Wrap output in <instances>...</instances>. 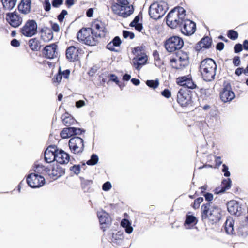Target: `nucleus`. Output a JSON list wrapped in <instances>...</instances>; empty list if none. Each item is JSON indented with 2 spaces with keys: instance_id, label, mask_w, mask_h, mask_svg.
<instances>
[{
  "instance_id": "obj_16",
  "label": "nucleus",
  "mask_w": 248,
  "mask_h": 248,
  "mask_svg": "<svg viewBox=\"0 0 248 248\" xmlns=\"http://www.w3.org/2000/svg\"><path fill=\"white\" fill-rule=\"evenodd\" d=\"M5 19L9 25L13 28H17L22 23V17L16 11L6 14Z\"/></svg>"
},
{
  "instance_id": "obj_30",
  "label": "nucleus",
  "mask_w": 248,
  "mask_h": 248,
  "mask_svg": "<svg viewBox=\"0 0 248 248\" xmlns=\"http://www.w3.org/2000/svg\"><path fill=\"white\" fill-rule=\"evenodd\" d=\"M28 46L32 51H39L41 48V43L37 37L30 39L28 41Z\"/></svg>"
},
{
  "instance_id": "obj_3",
  "label": "nucleus",
  "mask_w": 248,
  "mask_h": 248,
  "mask_svg": "<svg viewBox=\"0 0 248 248\" xmlns=\"http://www.w3.org/2000/svg\"><path fill=\"white\" fill-rule=\"evenodd\" d=\"M217 70L215 62L211 58H206L201 61L199 71L202 78L206 81H211L215 79Z\"/></svg>"
},
{
  "instance_id": "obj_59",
  "label": "nucleus",
  "mask_w": 248,
  "mask_h": 248,
  "mask_svg": "<svg viewBox=\"0 0 248 248\" xmlns=\"http://www.w3.org/2000/svg\"><path fill=\"white\" fill-rule=\"evenodd\" d=\"M61 74L62 77L63 76L64 78L68 79L70 74V70L69 69L65 70L62 72L61 71Z\"/></svg>"
},
{
  "instance_id": "obj_39",
  "label": "nucleus",
  "mask_w": 248,
  "mask_h": 248,
  "mask_svg": "<svg viewBox=\"0 0 248 248\" xmlns=\"http://www.w3.org/2000/svg\"><path fill=\"white\" fill-rule=\"evenodd\" d=\"M131 225V222L125 218L123 219L121 222V226L125 228V232L128 234L131 233L133 230Z\"/></svg>"
},
{
  "instance_id": "obj_9",
  "label": "nucleus",
  "mask_w": 248,
  "mask_h": 248,
  "mask_svg": "<svg viewBox=\"0 0 248 248\" xmlns=\"http://www.w3.org/2000/svg\"><path fill=\"white\" fill-rule=\"evenodd\" d=\"M184 43L183 39L179 36L173 35L167 38L164 43V46L169 52H174L181 49Z\"/></svg>"
},
{
  "instance_id": "obj_22",
  "label": "nucleus",
  "mask_w": 248,
  "mask_h": 248,
  "mask_svg": "<svg viewBox=\"0 0 248 248\" xmlns=\"http://www.w3.org/2000/svg\"><path fill=\"white\" fill-rule=\"evenodd\" d=\"M212 44V38L208 36H204L196 44L195 49L197 52H200L204 49H209L211 47Z\"/></svg>"
},
{
  "instance_id": "obj_50",
  "label": "nucleus",
  "mask_w": 248,
  "mask_h": 248,
  "mask_svg": "<svg viewBox=\"0 0 248 248\" xmlns=\"http://www.w3.org/2000/svg\"><path fill=\"white\" fill-rule=\"evenodd\" d=\"M68 14L66 10H62L61 13L58 16L57 19L60 22H62L65 16Z\"/></svg>"
},
{
  "instance_id": "obj_44",
  "label": "nucleus",
  "mask_w": 248,
  "mask_h": 248,
  "mask_svg": "<svg viewBox=\"0 0 248 248\" xmlns=\"http://www.w3.org/2000/svg\"><path fill=\"white\" fill-rule=\"evenodd\" d=\"M215 164L214 165L208 164V165H207V166H208L209 167L211 168L215 169V168H218V167L222 163V161H221V158L220 156H215Z\"/></svg>"
},
{
  "instance_id": "obj_5",
  "label": "nucleus",
  "mask_w": 248,
  "mask_h": 248,
  "mask_svg": "<svg viewBox=\"0 0 248 248\" xmlns=\"http://www.w3.org/2000/svg\"><path fill=\"white\" fill-rule=\"evenodd\" d=\"M167 10V3L163 1H155L149 8V15L151 18L157 20L162 17Z\"/></svg>"
},
{
  "instance_id": "obj_37",
  "label": "nucleus",
  "mask_w": 248,
  "mask_h": 248,
  "mask_svg": "<svg viewBox=\"0 0 248 248\" xmlns=\"http://www.w3.org/2000/svg\"><path fill=\"white\" fill-rule=\"evenodd\" d=\"M234 220L232 219H227L225 223V229L226 232L229 234L234 233Z\"/></svg>"
},
{
  "instance_id": "obj_56",
  "label": "nucleus",
  "mask_w": 248,
  "mask_h": 248,
  "mask_svg": "<svg viewBox=\"0 0 248 248\" xmlns=\"http://www.w3.org/2000/svg\"><path fill=\"white\" fill-rule=\"evenodd\" d=\"M70 170L73 171L75 174H78L80 171V167L79 165H74L71 167Z\"/></svg>"
},
{
  "instance_id": "obj_11",
  "label": "nucleus",
  "mask_w": 248,
  "mask_h": 248,
  "mask_svg": "<svg viewBox=\"0 0 248 248\" xmlns=\"http://www.w3.org/2000/svg\"><path fill=\"white\" fill-rule=\"evenodd\" d=\"M38 25L35 20H28L20 29V33L26 37H31L37 33Z\"/></svg>"
},
{
  "instance_id": "obj_28",
  "label": "nucleus",
  "mask_w": 248,
  "mask_h": 248,
  "mask_svg": "<svg viewBox=\"0 0 248 248\" xmlns=\"http://www.w3.org/2000/svg\"><path fill=\"white\" fill-rule=\"evenodd\" d=\"M31 0H21L18 5V10L22 14L26 15L31 11Z\"/></svg>"
},
{
  "instance_id": "obj_54",
  "label": "nucleus",
  "mask_w": 248,
  "mask_h": 248,
  "mask_svg": "<svg viewBox=\"0 0 248 248\" xmlns=\"http://www.w3.org/2000/svg\"><path fill=\"white\" fill-rule=\"evenodd\" d=\"M50 24L52 31L56 32H58L60 31V26L58 24L52 22H50Z\"/></svg>"
},
{
  "instance_id": "obj_64",
  "label": "nucleus",
  "mask_w": 248,
  "mask_h": 248,
  "mask_svg": "<svg viewBox=\"0 0 248 248\" xmlns=\"http://www.w3.org/2000/svg\"><path fill=\"white\" fill-rule=\"evenodd\" d=\"M140 17L139 15L137 16L134 18V20L130 23V27H134V25H135L136 24H138V23H139V21L140 20Z\"/></svg>"
},
{
  "instance_id": "obj_2",
  "label": "nucleus",
  "mask_w": 248,
  "mask_h": 248,
  "mask_svg": "<svg viewBox=\"0 0 248 248\" xmlns=\"http://www.w3.org/2000/svg\"><path fill=\"white\" fill-rule=\"evenodd\" d=\"M186 10L182 7H176L168 14L166 23L172 29L181 27L186 18Z\"/></svg>"
},
{
  "instance_id": "obj_58",
  "label": "nucleus",
  "mask_w": 248,
  "mask_h": 248,
  "mask_svg": "<svg viewBox=\"0 0 248 248\" xmlns=\"http://www.w3.org/2000/svg\"><path fill=\"white\" fill-rule=\"evenodd\" d=\"M243 50V46L242 45L238 43L236 44L234 46V52L236 53H239Z\"/></svg>"
},
{
  "instance_id": "obj_23",
  "label": "nucleus",
  "mask_w": 248,
  "mask_h": 248,
  "mask_svg": "<svg viewBox=\"0 0 248 248\" xmlns=\"http://www.w3.org/2000/svg\"><path fill=\"white\" fill-rule=\"evenodd\" d=\"M57 151V148L56 146H49L44 153L45 161L49 163L56 161Z\"/></svg>"
},
{
  "instance_id": "obj_20",
  "label": "nucleus",
  "mask_w": 248,
  "mask_h": 248,
  "mask_svg": "<svg viewBox=\"0 0 248 248\" xmlns=\"http://www.w3.org/2000/svg\"><path fill=\"white\" fill-rule=\"evenodd\" d=\"M176 82L178 85L188 89H194L197 87L196 84L194 82L191 78L189 77L188 76L178 77L176 78Z\"/></svg>"
},
{
  "instance_id": "obj_60",
  "label": "nucleus",
  "mask_w": 248,
  "mask_h": 248,
  "mask_svg": "<svg viewBox=\"0 0 248 248\" xmlns=\"http://www.w3.org/2000/svg\"><path fill=\"white\" fill-rule=\"evenodd\" d=\"M71 129L72 130L73 133H74L73 135H80L82 131H85L84 130H82V129L79 128L72 127Z\"/></svg>"
},
{
  "instance_id": "obj_29",
  "label": "nucleus",
  "mask_w": 248,
  "mask_h": 248,
  "mask_svg": "<svg viewBox=\"0 0 248 248\" xmlns=\"http://www.w3.org/2000/svg\"><path fill=\"white\" fill-rule=\"evenodd\" d=\"M231 186V180L230 178L223 179L222 181L221 186L216 187L215 189V193L219 194L224 192L226 190L230 188Z\"/></svg>"
},
{
  "instance_id": "obj_49",
  "label": "nucleus",
  "mask_w": 248,
  "mask_h": 248,
  "mask_svg": "<svg viewBox=\"0 0 248 248\" xmlns=\"http://www.w3.org/2000/svg\"><path fill=\"white\" fill-rule=\"evenodd\" d=\"M108 78H109L108 81H113L117 85L119 84V81L118 80V77L114 74H108Z\"/></svg>"
},
{
  "instance_id": "obj_41",
  "label": "nucleus",
  "mask_w": 248,
  "mask_h": 248,
  "mask_svg": "<svg viewBox=\"0 0 248 248\" xmlns=\"http://www.w3.org/2000/svg\"><path fill=\"white\" fill-rule=\"evenodd\" d=\"M146 84L150 88L155 89L158 87L159 82L158 79L148 80L146 81Z\"/></svg>"
},
{
  "instance_id": "obj_57",
  "label": "nucleus",
  "mask_w": 248,
  "mask_h": 248,
  "mask_svg": "<svg viewBox=\"0 0 248 248\" xmlns=\"http://www.w3.org/2000/svg\"><path fill=\"white\" fill-rule=\"evenodd\" d=\"M222 171L224 172V175L225 177H229L230 176V173L228 171V167L225 164H223L222 165Z\"/></svg>"
},
{
  "instance_id": "obj_40",
  "label": "nucleus",
  "mask_w": 248,
  "mask_h": 248,
  "mask_svg": "<svg viewBox=\"0 0 248 248\" xmlns=\"http://www.w3.org/2000/svg\"><path fill=\"white\" fill-rule=\"evenodd\" d=\"M72 127H66L62 129L60 133L61 137L62 139H66L73 136Z\"/></svg>"
},
{
  "instance_id": "obj_46",
  "label": "nucleus",
  "mask_w": 248,
  "mask_h": 248,
  "mask_svg": "<svg viewBox=\"0 0 248 248\" xmlns=\"http://www.w3.org/2000/svg\"><path fill=\"white\" fill-rule=\"evenodd\" d=\"M203 198L202 197L197 198L194 201L193 203L191 205L192 207L195 209L199 208L200 204L203 202Z\"/></svg>"
},
{
  "instance_id": "obj_18",
  "label": "nucleus",
  "mask_w": 248,
  "mask_h": 248,
  "mask_svg": "<svg viewBox=\"0 0 248 248\" xmlns=\"http://www.w3.org/2000/svg\"><path fill=\"white\" fill-rule=\"evenodd\" d=\"M181 32L187 36L193 34L196 31V24L192 21L186 18L180 27Z\"/></svg>"
},
{
  "instance_id": "obj_35",
  "label": "nucleus",
  "mask_w": 248,
  "mask_h": 248,
  "mask_svg": "<svg viewBox=\"0 0 248 248\" xmlns=\"http://www.w3.org/2000/svg\"><path fill=\"white\" fill-rule=\"evenodd\" d=\"M198 222L196 217L193 215H186L184 225L186 227L191 228L195 225Z\"/></svg>"
},
{
  "instance_id": "obj_21",
  "label": "nucleus",
  "mask_w": 248,
  "mask_h": 248,
  "mask_svg": "<svg viewBox=\"0 0 248 248\" xmlns=\"http://www.w3.org/2000/svg\"><path fill=\"white\" fill-rule=\"evenodd\" d=\"M97 216L100 224L105 225V226L101 227L103 231H105L106 228L109 227L111 224L112 219L111 217L109 214L104 211L98 213Z\"/></svg>"
},
{
  "instance_id": "obj_6",
  "label": "nucleus",
  "mask_w": 248,
  "mask_h": 248,
  "mask_svg": "<svg viewBox=\"0 0 248 248\" xmlns=\"http://www.w3.org/2000/svg\"><path fill=\"white\" fill-rule=\"evenodd\" d=\"M170 63L173 68L182 69L188 65V55L185 52L180 51L177 53L176 57L170 58Z\"/></svg>"
},
{
  "instance_id": "obj_51",
  "label": "nucleus",
  "mask_w": 248,
  "mask_h": 248,
  "mask_svg": "<svg viewBox=\"0 0 248 248\" xmlns=\"http://www.w3.org/2000/svg\"><path fill=\"white\" fill-rule=\"evenodd\" d=\"M161 94L166 98H169L171 96V92L168 89H165L161 92Z\"/></svg>"
},
{
  "instance_id": "obj_53",
  "label": "nucleus",
  "mask_w": 248,
  "mask_h": 248,
  "mask_svg": "<svg viewBox=\"0 0 248 248\" xmlns=\"http://www.w3.org/2000/svg\"><path fill=\"white\" fill-rule=\"evenodd\" d=\"M63 0H52V5L53 7L58 8L63 4Z\"/></svg>"
},
{
  "instance_id": "obj_25",
  "label": "nucleus",
  "mask_w": 248,
  "mask_h": 248,
  "mask_svg": "<svg viewBox=\"0 0 248 248\" xmlns=\"http://www.w3.org/2000/svg\"><path fill=\"white\" fill-rule=\"evenodd\" d=\"M40 38L44 42H49L53 38V33L51 29L43 27L39 30Z\"/></svg>"
},
{
  "instance_id": "obj_42",
  "label": "nucleus",
  "mask_w": 248,
  "mask_h": 248,
  "mask_svg": "<svg viewBox=\"0 0 248 248\" xmlns=\"http://www.w3.org/2000/svg\"><path fill=\"white\" fill-rule=\"evenodd\" d=\"M227 36L230 39L235 40L238 38V33L236 31L233 30H230L228 31Z\"/></svg>"
},
{
  "instance_id": "obj_1",
  "label": "nucleus",
  "mask_w": 248,
  "mask_h": 248,
  "mask_svg": "<svg viewBox=\"0 0 248 248\" xmlns=\"http://www.w3.org/2000/svg\"><path fill=\"white\" fill-rule=\"evenodd\" d=\"M201 210L202 220L207 221L209 224H216L222 217L221 209L218 206L212 205L210 203L203 204Z\"/></svg>"
},
{
  "instance_id": "obj_38",
  "label": "nucleus",
  "mask_w": 248,
  "mask_h": 248,
  "mask_svg": "<svg viewBox=\"0 0 248 248\" xmlns=\"http://www.w3.org/2000/svg\"><path fill=\"white\" fill-rule=\"evenodd\" d=\"M4 10H12L16 5L17 0H0Z\"/></svg>"
},
{
  "instance_id": "obj_48",
  "label": "nucleus",
  "mask_w": 248,
  "mask_h": 248,
  "mask_svg": "<svg viewBox=\"0 0 248 248\" xmlns=\"http://www.w3.org/2000/svg\"><path fill=\"white\" fill-rule=\"evenodd\" d=\"M123 36L124 38L129 37L131 39H132L135 37V34L133 32H130L126 30H124L123 31Z\"/></svg>"
},
{
  "instance_id": "obj_4",
  "label": "nucleus",
  "mask_w": 248,
  "mask_h": 248,
  "mask_svg": "<svg viewBox=\"0 0 248 248\" xmlns=\"http://www.w3.org/2000/svg\"><path fill=\"white\" fill-rule=\"evenodd\" d=\"M111 9L115 14L126 17L131 15L134 11L132 5H129L128 0H116L113 1Z\"/></svg>"
},
{
  "instance_id": "obj_32",
  "label": "nucleus",
  "mask_w": 248,
  "mask_h": 248,
  "mask_svg": "<svg viewBox=\"0 0 248 248\" xmlns=\"http://www.w3.org/2000/svg\"><path fill=\"white\" fill-rule=\"evenodd\" d=\"M121 43L120 38L119 36H116L107 45L106 48L111 51H116L115 47L120 46Z\"/></svg>"
},
{
  "instance_id": "obj_27",
  "label": "nucleus",
  "mask_w": 248,
  "mask_h": 248,
  "mask_svg": "<svg viewBox=\"0 0 248 248\" xmlns=\"http://www.w3.org/2000/svg\"><path fill=\"white\" fill-rule=\"evenodd\" d=\"M69 154L62 150H59L57 149L56 161L58 163L61 164H67L69 161Z\"/></svg>"
},
{
  "instance_id": "obj_63",
  "label": "nucleus",
  "mask_w": 248,
  "mask_h": 248,
  "mask_svg": "<svg viewBox=\"0 0 248 248\" xmlns=\"http://www.w3.org/2000/svg\"><path fill=\"white\" fill-rule=\"evenodd\" d=\"M20 44L18 40L16 39H13L11 41V45L14 47H18L20 46Z\"/></svg>"
},
{
  "instance_id": "obj_52",
  "label": "nucleus",
  "mask_w": 248,
  "mask_h": 248,
  "mask_svg": "<svg viewBox=\"0 0 248 248\" xmlns=\"http://www.w3.org/2000/svg\"><path fill=\"white\" fill-rule=\"evenodd\" d=\"M43 6L44 10L46 12H48L51 9V4L49 2V0H44L43 2Z\"/></svg>"
},
{
  "instance_id": "obj_8",
  "label": "nucleus",
  "mask_w": 248,
  "mask_h": 248,
  "mask_svg": "<svg viewBox=\"0 0 248 248\" xmlns=\"http://www.w3.org/2000/svg\"><path fill=\"white\" fill-rule=\"evenodd\" d=\"M135 56L132 59V65L137 70H140L142 66L145 65L147 62L148 57L143 52L142 46L135 47L133 51Z\"/></svg>"
},
{
  "instance_id": "obj_15",
  "label": "nucleus",
  "mask_w": 248,
  "mask_h": 248,
  "mask_svg": "<svg viewBox=\"0 0 248 248\" xmlns=\"http://www.w3.org/2000/svg\"><path fill=\"white\" fill-rule=\"evenodd\" d=\"M69 146L74 154L81 153L84 149L83 140L79 137H74L69 141Z\"/></svg>"
},
{
  "instance_id": "obj_14",
  "label": "nucleus",
  "mask_w": 248,
  "mask_h": 248,
  "mask_svg": "<svg viewBox=\"0 0 248 248\" xmlns=\"http://www.w3.org/2000/svg\"><path fill=\"white\" fill-rule=\"evenodd\" d=\"M235 97V93L232 91L230 83L223 85V87L219 92V98L224 103L230 102Z\"/></svg>"
},
{
  "instance_id": "obj_12",
  "label": "nucleus",
  "mask_w": 248,
  "mask_h": 248,
  "mask_svg": "<svg viewBox=\"0 0 248 248\" xmlns=\"http://www.w3.org/2000/svg\"><path fill=\"white\" fill-rule=\"evenodd\" d=\"M34 173H31L28 175L26 178V183L28 186L31 188H39L44 185L45 184V179L43 176L39 174L42 172L38 173L34 171Z\"/></svg>"
},
{
  "instance_id": "obj_7",
  "label": "nucleus",
  "mask_w": 248,
  "mask_h": 248,
  "mask_svg": "<svg viewBox=\"0 0 248 248\" xmlns=\"http://www.w3.org/2000/svg\"><path fill=\"white\" fill-rule=\"evenodd\" d=\"M34 171L38 173L39 171H43L42 174L47 175L50 178L53 180H56L65 173L64 170L58 165L53 166L51 169L43 166L38 165Z\"/></svg>"
},
{
  "instance_id": "obj_45",
  "label": "nucleus",
  "mask_w": 248,
  "mask_h": 248,
  "mask_svg": "<svg viewBox=\"0 0 248 248\" xmlns=\"http://www.w3.org/2000/svg\"><path fill=\"white\" fill-rule=\"evenodd\" d=\"M98 161V156L95 154H93L91 157V159L86 162L88 165H94Z\"/></svg>"
},
{
  "instance_id": "obj_34",
  "label": "nucleus",
  "mask_w": 248,
  "mask_h": 248,
  "mask_svg": "<svg viewBox=\"0 0 248 248\" xmlns=\"http://www.w3.org/2000/svg\"><path fill=\"white\" fill-rule=\"evenodd\" d=\"M99 39L96 35L91 33L87 39L85 40L84 44L91 46H96L99 42Z\"/></svg>"
},
{
  "instance_id": "obj_19",
  "label": "nucleus",
  "mask_w": 248,
  "mask_h": 248,
  "mask_svg": "<svg viewBox=\"0 0 248 248\" xmlns=\"http://www.w3.org/2000/svg\"><path fill=\"white\" fill-rule=\"evenodd\" d=\"M58 46L56 43H52L45 46L42 50L44 56L49 59L55 58L58 55Z\"/></svg>"
},
{
  "instance_id": "obj_10",
  "label": "nucleus",
  "mask_w": 248,
  "mask_h": 248,
  "mask_svg": "<svg viewBox=\"0 0 248 248\" xmlns=\"http://www.w3.org/2000/svg\"><path fill=\"white\" fill-rule=\"evenodd\" d=\"M177 101L182 107L192 106V93L187 89H180L177 94Z\"/></svg>"
},
{
  "instance_id": "obj_26",
  "label": "nucleus",
  "mask_w": 248,
  "mask_h": 248,
  "mask_svg": "<svg viewBox=\"0 0 248 248\" xmlns=\"http://www.w3.org/2000/svg\"><path fill=\"white\" fill-rule=\"evenodd\" d=\"M93 33L90 28H82L77 34V39L83 44H84L85 40Z\"/></svg>"
},
{
  "instance_id": "obj_36",
  "label": "nucleus",
  "mask_w": 248,
  "mask_h": 248,
  "mask_svg": "<svg viewBox=\"0 0 248 248\" xmlns=\"http://www.w3.org/2000/svg\"><path fill=\"white\" fill-rule=\"evenodd\" d=\"M93 185V181L82 179L81 181V186L85 192H90Z\"/></svg>"
},
{
  "instance_id": "obj_31",
  "label": "nucleus",
  "mask_w": 248,
  "mask_h": 248,
  "mask_svg": "<svg viewBox=\"0 0 248 248\" xmlns=\"http://www.w3.org/2000/svg\"><path fill=\"white\" fill-rule=\"evenodd\" d=\"M124 239L123 232L121 231H118L115 233H113L111 241L114 245H119L123 243Z\"/></svg>"
},
{
  "instance_id": "obj_24",
  "label": "nucleus",
  "mask_w": 248,
  "mask_h": 248,
  "mask_svg": "<svg viewBox=\"0 0 248 248\" xmlns=\"http://www.w3.org/2000/svg\"><path fill=\"white\" fill-rule=\"evenodd\" d=\"M228 212L232 215L239 216L242 214L241 207L235 200H231L227 204Z\"/></svg>"
},
{
  "instance_id": "obj_17",
  "label": "nucleus",
  "mask_w": 248,
  "mask_h": 248,
  "mask_svg": "<svg viewBox=\"0 0 248 248\" xmlns=\"http://www.w3.org/2000/svg\"><path fill=\"white\" fill-rule=\"evenodd\" d=\"M81 49L79 47L71 46L68 47L65 51L66 59L70 62L78 61L79 59V55Z\"/></svg>"
},
{
  "instance_id": "obj_47",
  "label": "nucleus",
  "mask_w": 248,
  "mask_h": 248,
  "mask_svg": "<svg viewBox=\"0 0 248 248\" xmlns=\"http://www.w3.org/2000/svg\"><path fill=\"white\" fill-rule=\"evenodd\" d=\"M201 194L204 196L205 200L208 202H210L213 199V195L211 193H206L202 190Z\"/></svg>"
},
{
  "instance_id": "obj_33",
  "label": "nucleus",
  "mask_w": 248,
  "mask_h": 248,
  "mask_svg": "<svg viewBox=\"0 0 248 248\" xmlns=\"http://www.w3.org/2000/svg\"><path fill=\"white\" fill-rule=\"evenodd\" d=\"M62 123L66 126H70L75 124L76 120L68 113H64L61 117Z\"/></svg>"
},
{
  "instance_id": "obj_62",
  "label": "nucleus",
  "mask_w": 248,
  "mask_h": 248,
  "mask_svg": "<svg viewBox=\"0 0 248 248\" xmlns=\"http://www.w3.org/2000/svg\"><path fill=\"white\" fill-rule=\"evenodd\" d=\"M241 61L240 57L238 56H235L233 59V63L235 66H238L240 64Z\"/></svg>"
},
{
  "instance_id": "obj_61",
  "label": "nucleus",
  "mask_w": 248,
  "mask_h": 248,
  "mask_svg": "<svg viewBox=\"0 0 248 248\" xmlns=\"http://www.w3.org/2000/svg\"><path fill=\"white\" fill-rule=\"evenodd\" d=\"M97 67L96 66H93L90 69L89 71L88 72V74L90 77H92L97 72Z\"/></svg>"
},
{
  "instance_id": "obj_43",
  "label": "nucleus",
  "mask_w": 248,
  "mask_h": 248,
  "mask_svg": "<svg viewBox=\"0 0 248 248\" xmlns=\"http://www.w3.org/2000/svg\"><path fill=\"white\" fill-rule=\"evenodd\" d=\"M62 79V75L61 74V68H60L59 69L58 73L54 76V77L52 79V81L53 83H57L58 84H59L61 82Z\"/></svg>"
},
{
  "instance_id": "obj_13",
  "label": "nucleus",
  "mask_w": 248,
  "mask_h": 248,
  "mask_svg": "<svg viewBox=\"0 0 248 248\" xmlns=\"http://www.w3.org/2000/svg\"><path fill=\"white\" fill-rule=\"evenodd\" d=\"M90 28L93 34L96 35L100 39L105 38L108 33L105 23L98 19H94L92 22L91 27Z\"/></svg>"
},
{
  "instance_id": "obj_55",
  "label": "nucleus",
  "mask_w": 248,
  "mask_h": 248,
  "mask_svg": "<svg viewBox=\"0 0 248 248\" xmlns=\"http://www.w3.org/2000/svg\"><path fill=\"white\" fill-rule=\"evenodd\" d=\"M112 187L111 183L108 181L105 182L102 186V189L104 191H107L111 189Z\"/></svg>"
}]
</instances>
